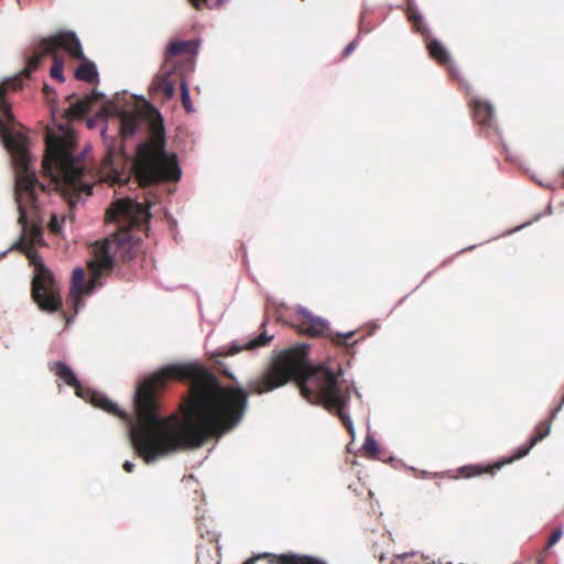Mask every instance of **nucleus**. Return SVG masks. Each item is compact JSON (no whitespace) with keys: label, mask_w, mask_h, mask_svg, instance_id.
<instances>
[{"label":"nucleus","mask_w":564,"mask_h":564,"mask_svg":"<svg viewBox=\"0 0 564 564\" xmlns=\"http://www.w3.org/2000/svg\"><path fill=\"white\" fill-rule=\"evenodd\" d=\"M290 380L306 401L324 408V365L312 366L305 346L276 355L260 376L248 381V390L223 387L213 372L197 364L169 365L138 384L134 417L91 389L85 390L83 399L120 417L135 452L150 464L223 436L243 419L249 393L263 394Z\"/></svg>","instance_id":"1"},{"label":"nucleus","mask_w":564,"mask_h":564,"mask_svg":"<svg viewBox=\"0 0 564 564\" xmlns=\"http://www.w3.org/2000/svg\"><path fill=\"white\" fill-rule=\"evenodd\" d=\"M150 217L149 206H144V204L137 203L130 198L116 200L106 210L105 216L108 223L129 224L131 226H140L142 223L148 221ZM91 250L93 259L88 262L89 281L85 283V272L82 268H76L72 274L68 301L72 302L75 314L82 303V295L90 294L96 288L101 285V276L112 270L115 260L128 262L137 252L131 234L123 226L101 242H95L91 246Z\"/></svg>","instance_id":"2"},{"label":"nucleus","mask_w":564,"mask_h":564,"mask_svg":"<svg viewBox=\"0 0 564 564\" xmlns=\"http://www.w3.org/2000/svg\"><path fill=\"white\" fill-rule=\"evenodd\" d=\"M24 78L22 70L0 84V137L17 165L14 196L19 209L18 220L25 231L29 218L36 216L39 212L37 195L45 192V186L30 167L26 139L22 134L12 131L14 118L11 105L6 98L9 89L14 91L22 89Z\"/></svg>","instance_id":"3"},{"label":"nucleus","mask_w":564,"mask_h":564,"mask_svg":"<svg viewBox=\"0 0 564 564\" xmlns=\"http://www.w3.org/2000/svg\"><path fill=\"white\" fill-rule=\"evenodd\" d=\"M42 165L70 209L78 204L82 195L93 194L88 171L82 160L73 156L68 140L48 135Z\"/></svg>","instance_id":"4"},{"label":"nucleus","mask_w":564,"mask_h":564,"mask_svg":"<svg viewBox=\"0 0 564 564\" xmlns=\"http://www.w3.org/2000/svg\"><path fill=\"white\" fill-rule=\"evenodd\" d=\"M134 172L142 187L180 180L176 155L166 152L162 133H156L150 141L138 147Z\"/></svg>","instance_id":"5"},{"label":"nucleus","mask_w":564,"mask_h":564,"mask_svg":"<svg viewBox=\"0 0 564 564\" xmlns=\"http://www.w3.org/2000/svg\"><path fill=\"white\" fill-rule=\"evenodd\" d=\"M59 50L65 51L73 58H82L83 50L78 37L73 32L63 31L44 37L26 58L23 69L24 77H30L47 56H55Z\"/></svg>","instance_id":"6"},{"label":"nucleus","mask_w":564,"mask_h":564,"mask_svg":"<svg viewBox=\"0 0 564 564\" xmlns=\"http://www.w3.org/2000/svg\"><path fill=\"white\" fill-rule=\"evenodd\" d=\"M32 297L42 311L57 312L62 307L59 288L51 271L43 264H37L32 280Z\"/></svg>","instance_id":"7"},{"label":"nucleus","mask_w":564,"mask_h":564,"mask_svg":"<svg viewBox=\"0 0 564 564\" xmlns=\"http://www.w3.org/2000/svg\"><path fill=\"white\" fill-rule=\"evenodd\" d=\"M551 429V424L549 421L540 422L534 431V435L531 437L529 444L520 446L511 457L505 460L496 462L491 465H467L460 467L457 471L460 477L470 478L475 476H480L482 474L494 475L497 470H499L506 464H510L517 459H520L528 455L531 448L540 441H542L545 436L549 435Z\"/></svg>","instance_id":"8"},{"label":"nucleus","mask_w":564,"mask_h":564,"mask_svg":"<svg viewBox=\"0 0 564 564\" xmlns=\"http://www.w3.org/2000/svg\"><path fill=\"white\" fill-rule=\"evenodd\" d=\"M200 542L197 544V564H220L218 533L208 529L205 519L197 522Z\"/></svg>","instance_id":"9"},{"label":"nucleus","mask_w":564,"mask_h":564,"mask_svg":"<svg viewBox=\"0 0 564 564\" xmlns=\"http://www.w3.org/2000/svg\"><path fill=\"white\" fill-rule=\"evenodd\" d=\"M297 328L301 333L310 337H329L332 343L336 346H348L347 340L355 335V332H347L345 334H332L328 324L325 321L312 315H304Z\"/></svg>","instance_id":"10"},{"label":"nucleus","mask_w":564,"mask_h":564,"mask_svg":"<svg viewBox=\"0 0 564 564\" xmlns=\"http://www.w3.org/2000/svg\"><path fill=\"white\" fill-rule=\"evenodd\" d=\"M260 558H265L269 564H326L318 557L291 552L283 554L262 553L248 558L242 564H256Z\"/></svg>","instance_id":"11"},{"label":"nucleus","mask_w":564,"mask_h":564,"mask_svg":"<svg viewBox=\"0 0 564 564\" xmlns=\"http://www.w3.org/2000/svg\"><path fill=\"white\" fill-rule=\"evenodd\" d=\"M473 109L474 120L484 128H491L494 124V108L486 100L473 98L469 101Z\"/></svg>","instance_id":"12"},{"label":"nucleus","mask_w":564,"mask_h":564,"mask_svg":"<svg viewBox=\"0 0 564 564\" xmlns=\"http://www.w3.org/2000/svg\"><path fill=\"white\" fill-rule=\"evenodd\" d=\"M272 338H273V336H268L265 333H262L259 336H257L256 338L247 341L243 345L232 344L228 348H221V349H219L218 355L223 356V357H228V356L236 355L242 350H252V349H257L259 347H264V346L269 345V343L272 340Z\"/></svg>","instance_id":"13"},{"label":"nucleus","mask_w":564,"mask_h":564,"mask_svg":"<svg viewBox=\"0 0 564 564\" xmlns=\"http://www.w3.org/2000/svg\"><path fill=\"white\" fill-rule=\"evenodd\" d=\"M75 98V96H69V108L67 109V117L74 119V118H80L85 116L91 105L96 102L99 99V94L93 93L88 96H85L84 98L76 99L75 101H72V99Z\"/></svg>","instance_id":"14"},{"label":"nucleus","mask_w":564,"mask_h":564,"mask_svg":"<svg viewBox=\"0 0 564 564\" xmlns=\"http://www.w3.org/2000/svg\"><path fill=\"white\" fill-rule=\"evenodd\" d=\"M55 376L62 379L66 384L73 387L78 397L84 398V392L87 388H83L73 370L64 362L57 361L52 367Z\"/></svg>","instance_id":"15"},{"label":"nucleus","mask_w":564,"mask_h":564,"mask_svg":"<svg viewBox=\"0 0 564 564\" xmlns=\"http://www.w3.org/2000/svg\"><path fill=\"white\" fill-rule=\"evenodd\" d=\"M119 120L120 132L123 138L132 137L142 121L138 113L131 111H121L119 113Z\"/></svg>","instance_id":"16"},{"label":"nucleus","mask_w":564,"mask_h":564,"mask_svg":"<svg viewBox=\"0 0 564 564\" xmlns=\"http://www.w3.org/2000/svg\"><path fill=\"white\" fill-rule=\"evenodd\" d=\"M29 241H25L24 237L17 243V248L22 250L28 257H31L34 245L41 243L43 240V234L41 227L31 225L29 228Z\"/></svg>","instance_id":"17"},{"label":"nucleus","mask_w":564,"mask_h":564,"mask_svg":"<svg viewBox=\"0 0 564 564\" xmlns=\"http://www.w3.org/2000/svg\"><path fill=\"white\" fill-rule=\"evenodd\" d=\"M152 89L162 94L165 99H171L175 94L174 82L171 79V73H164L155 77L152 83Z\"/></svg>","instance_id":"18"},{"label":"nucleus","mask_w":564,"mask_h":564,"mask_svg":"<svg viewBox=\"0 0 564 564\" xmlns=\"http://www.w3.org/2000/svg\"><path fill=\"white\" fill-rule=\"evenodd\" d=\"M426 48L430 56L440 65L447 66L451 63L449 54L440 41L435 39L429 40L426 43Z\"/></svg>","instance_id":"19"},{"label":"nucleus","mask_w":564,"mask_h":564,"mask_svg":"<svg viewBox=\"0 0 564 564\" xmlns=\"http://www.w3.org/2000/svg\"><path fill=\"white\" fill-rule=\"evenodd\" d=\"M80 59L83 62L75 70V77L78 80L86 82L89 84L95 83L98 78V72H97L96 65L93 62L86 59L84 55Z\"/></svg>","instance_id":"20"},{"label":"nucleus","mask_w":564,"mask_h":564,"mask_svg":"<svg viewBox=\"0 0 564 564\" xmlns=\"http://www.w3.org/2000/svg\"><path fill=\"white\" fill-rule=\"evenodd\" d=\"M193 43L191 41H174L171 42L165 51V59L172 58L174 56L189 53L192 50Z\"/></svg>","instance_id":"21"},{"label":"nucleus","mask_w":564,"mask_h":564,"mask_svg":"<svg viewBox=\"0 0 564 564\" xmlns=\"http://www.w3.org/2000/svg\"><path fill=\"white\" fill-rule=\"evenodd\" d=\"M52 57H53V65L51 67L50 75L54 79L64 82V76H63L64 62L62 58L58 57L57 53H55V56H52Z\"/></svg>","instance_id":"22"},{"label":"nucleus","mask_w":564,"mask_h":564,"mask_svg":"<svg viewBox=\"0 0 564 564\" xmlns=\"http://www.w3.org/2000/svg\"><path fill=\"white\" fill-rule=\"evenodd\" d=\"M181 100L184 109L187 112L193 111V106L189 98V90L185 80H182L181 83Z\"/></svg>","instance_id":"23"},{"label":"nucleus","mask_w":564,"mask_h":564,"mask_svg":"<svg viewBox=\"0 0 564 564\" xmlns=\"http://www.w3.org/2000/svg\"><path fill=\"white\" fill-rule=\"evenodd\" d=\"M364 448L367 453L371 455H377L379 453V447L373 437H367L364 444Z\"/></svg>","instance_id":"24"},{"label":"nucleus","mask_w":564,"mask_h":564,"mask_svg":"<svg viewBox=\"0 0 564 564\" xmlns=\"http://www.w3.org/2000/svg\"><path fill=\"white\" fill-rule=\"evenodd\" d=\"M50 230L54 234H58L61 230V224L57 219V216L52 215L50 224H48Z\"/></svg>","instance_id":"25"},{"label":"nucleus","mask_w":564,"mask_h":564,"mask_svg":"<svg viewBox=\"0 0 564 564\" xmlns=\"http://www.w3.org/2000/svg\"><path fill=\"white\" fill-rule=\"evenodd\" d=\"M561 538V531H554L551 536L549 538V545L555 544Z\"/></svg>","instance_id":"26"},{"label":"nucleus","mask_w":564,"mask_h":564,"mask_svg":"<svg viewBox=\"0 0 564 564\" xmlns=\"http://www.w3.org/2000/svg\"><path fill=\"white\" fill-rule=\"evenodd\" d=\"M563 404H564V395L562 397L560 404L552 410L550 420H553L556 416V414L561 411V408Z\"/></svg>","instance_id":"27"},{"label":"nucleus","mask_w":564,"mask_h":564,"mask_svg":"<svg viewBox=\"0 0 564 564\" xmlns=\"http://www.w3.org/2000/svg\"><path fill=\"white\" fill-rule=\"evenodd\" d=\"M354 48H355V43H354V42L349 43V44L346 46V48H345V51H344V53H343V56H344V57L348 56V55L354 51Z\"/></svg>","instance_id":"28"},{"label":"nucleus","mask_w":564,"mask_h":564,"mask_svg":"<svg viewBox=\"0 0 564 564\" xmlns=\"http://www.w3.org/2000/svg\"><path fill=\"white\" fill-rule=\"evenodd\" d=\"M207 0H189L191 4L199 10L202 8V4L205 3Z\"/></svg>","instance_id":"29"},{"label":"nucleus","mask_w":564,"mask_h":564,"mask_svg":"<svg viewBox=\"0 0 564 564\" xmlns=\"http://www.w3.org/2000/svg\"><path fill=\"white\" fill-rule=\"evenodd\" d=\"M122 467L127 473H131L133 470L134 465L131 462L126 460Z\"/></svg>","instance_id":"30"},{"label":"nucleus","mask_w":564,"mask_h":564,"mask_svg":"<svg viewBox=\"0 0 564 564\" xmlns=\"http://www.w3.org/2000/svg\"><path fill=\"white\" fill-rule=\"evenodd\" d=\"M404 556H405V555H397V556H395V558H397V560H401V558H403Z\"/></svg>","instance_id":"31"}]
</instances>
